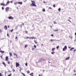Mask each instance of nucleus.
<instances>
[{"mask_svg": "<svg viewBox=\"0 0 76 76\" xmlns=\"http://www.w3.org/2000/svg\"><path fill=\"white\" fill-rule=\"evenodd\" d=\"M32 4H30V6H34L37 7V5L35 4V2L34 1H31Z\"/></svg>", "mask_w": 76, "mask_h": 76, "instance_id": "1", "label": "nucleus"}, {"mask_svg": "<svg viewBox=\"0 0 76 76\" xmlns=\"http://www.w3.org/2000/svg\"><path fill=\"white\" fill-rule=\"evenodd\" d=\"M8 19H11L12 20V19H14L13 17L12 16H9L8 17Z\"/></svg>", "mask_w": 76, "mask_h": 76, "instance_id": "2", "label": "nucleus"}, {"mask_svg": "<svg viewBox=\"0 0 76 76\" xmlns=\"http://www.w3.org/2000/svg\"><path fill=\"white\" fill-rule=\"evenodd\" d=\"M9 7H7L5 8L6 12H7L8 11H9Z\"/></svg>", "mask_w": 76, "mask_h": 76, "instance_id": "3", "label": "nucleus"}, {"mask_svg": "<svg viewBox=\"0 0 76 76\" xmlns=\"http://www.w3.org/2000/svg\"><path fill=\"white\" fill-rule=\"evenodd\" d=\"M14 55L15 56V58H18V55L16 54L15 53H14Z\"/></svg>", "mask_w": 76, "mask_h": 76, "instance_id": "4", "label": "nucleus"}, {"mask_svg": "<svg viewBox=\"0 0 76 76\" xmlns=\"http://www.w3.org/2000/svg\"><path fill=\"white\" fill-rule=\"evenodd\" d=\"M18 66H19V64L17 62L16 63V67H18Z\"/></svg>", "mask_w": 76, "mask_h": 76, "instance_id": "5", "label": "nucleus"}, {"mask_svg": "<svg viewBox=\"0 0 76 76\" xmlns=\"http://www.w3.org/2000/svg\"><path fill=\"white\" fill-rule=\"evenodd\" d=\"M4 28L5 29V30H6L7 29V26H4Z\"/></svg>", "mask_w": 76, "mask_h": 76, "instance_id": "6", "label": "nucleus"}, {"mask_svg": "<svg viewBox=\"0 0 76 76\" xmlns=\"http://www.w3.org/2000/svg\"><path fill=\"white\" fill-rule=\"evenodd\" d=\"M2 64H4V67H6V64H5V63H4V62H3L2 63Z\"/></svg>", "mask_w": 76, "mask_h": 76, "instance_id": "7", "label": "nucleus"}, {"mask_svg": "<svg viewBox=\"0 0 76 76\" xmlns=\"http://www.w3.org/2000/svg\"><path fill=\"white\" fill-rule=\"evenodd\" d=\"M69 58H70L69 57L66 58H65V60H69Z\"/></svg>", "mask_w": 76, "mask_h": 76, "instance_id": "8", "label": "nucleus"}, {"mask_svg": "<svg viewBox=\"0 0 76 76\" xmlns=\"http://www.w3.org/2000/svg\"><path fill=\"white\" fill-rule=\"evenodd\" d=\"M18 3L19 4H22V2H19Z\"/></svg>", "mask_w": 76, "mask_h": 76, "instance_id": "9", "label": "nucleus"}, {"mask_svg": "<svg viewBox=\"0 0 76 76\" xmlns=\"http://www.w3.org/2000/svg\"><path fill=\"white\" fill-rule=\"evenodd\" d=\"M55 50H56V48H53L52 49V51H54Z\"/></svg>", "mask_w": 76, "mask_h": 76, "instance_id": "10", "label": "nucleus"}, {"mask_svg": "<svg viewBox=\"0 0 76 76\" xmlns=\"http://www.w3.org/2000/svg\"><path fill=\"white\" fill-rule=\"evenodd\" d=\"M9 54L10 57H12V54L10 52Z\"/></svg>", "mask_w": 76, "mask_h": 76, "instance_id": "11", "label": "nucleus"}, {"mask_svg": "<svg viewBox=\"0 0 76 76\" xmlns=\"http://www.w3.org/2000/svg\"><path fill=\"white\" fill-rule=\"evenodd\" d=\"M8 57L7 56L6 57V61H8Z\"/></svg>", "mask_w": 76, "mask_h": 76, "instance_id": "12", "label": "nucleus"}, {"mask_svg": "<svg viewBox=\"0 0 76 76\" xmlns=\"http://www.w3.org/2000/svg\"><path fill=\"white\" fill-rule=\"evenodd\" d=\"M0 52L2 54H3V53H4V51L2 50H0Z\"/></svg>", "mask_w": 76, "mask_h": 76, "instance_id": "13", "label": "nucleus"}, {"mask_svg": "<svg viewBox=\"0 0 76 76\" xmlns=\"http://www.w3.org/2000/svg\"><path fill=\"white\" fill-rule=\"evenodd\" d=\"M74 48H72L70 49V51H72V50H73Z\"/></svg>", "mask_w": 76, "mask_h": 76, "instance_id": "14", "label": "nucleus"}, {"mask_svg": "<svg viewBox=\"0 0 76 76\" xmlns=\"http://www.w3.org/2000/svg\"><path fill=\"white\" fill-rule=\"evenodd\" d=\"M18 2H16L14 3V4L15 5H16V4H18Z\"/></svg>", "mask_w": 76, "mask_h": 76, "instance_id": "15", "label": "nucleus"}, {"mask_svg": "<svg viewBox=\"0 0 76 76\" xmlns=\"http://www.w3.org/2000/svg\"><path fill=\"white\" fill-rule=\"evenodd\" d=\"M64 48H65V49H66H66H67V46H65Z\"/></svg>", "mask_w": 76, "mask_h": 76, "instance_id": "16", "label": "nucleus"}, {"mask_svg": "<svg viewBox=\"0 0 76 76\" xmlns=\"http://www.w3.org/2000/svg\"><path fill=\"white\" fill-rule=\"evenodd\" d=\"M28 47V45H26L24 46V48H26V47Z\"/></svg>", "mask_w": 76, "mask_h": 76, "instance_id": "17", "label": "nucleus"}, {"mask_svg": "<svg viewBox=\"0 0 76 76\" xmlns=\"http://www.w3.org/2000/svg\"><path fill=\"white\" fill-rule=\"evenodd\" d=\"M58 11H60L61 10V9L60 8H59L58 9Z\"/></svg>", "mask_w": 76, "mask_h": 76, "instance_id": "18", "label": "nucleus"}, {"mask_svg": "<svg viewBox=\"0 0 76 76\" xmlns=\"http://www.w3.org/2000/svg\"><path fill=\"white\" fill-rule=\"evenodd\" d=\"M42 11L43 12H45V9H42Z\"/></svg>", "mask_w": 76, "mask_h": 76, "instance_id": "19", "label": "nucleus"}, {"mask_svg": "<svg viewBox=\"0 0 76 76\" xmlns=\"http://www.w3.org/2000/svg\"><path fill=\"white\" fill-rule=\"evenodd\" d=\"M66 50V49L64 48H63V51H65V50Z\"/></svg>", "mask_w": 76, "mask_h": 76, "instance_id": "20", "label": "nucleus"}, {"mask_svg": "<svg viewBox=\"0 0 76 76\" xmlns=\"http://www.w3.org/2000/svg\"><path fill=\"white\" fill-rule=\"evenodd\" d=\"M21 74L23 75V76H25V75L24 74V73H21Z\"/></svg>", "mask_w": 76, "mask_h": 76, "instance_id": "21", "label": "nucleus"}, {"mask_svg": "<svg viewBox=\"0 0 76 76\" xmlns=\"http://www.w3.org/2000/svg\"><path fill=\"white\" fill-rule=\"evenodd\" d=\"M69 37L71 39H72V36H69Z\"/></svg>", "mask_w": 76, "mask_h": 76, "instance_id": "22", "label": "nucleus"}, {"mask_svg": "<svg viewBox=\"0 0 76 76\" xmlns=\"http://www.w3.org/2000/svg\"><path fill=\"white\" fill-rule=\"evenodd\" d=\"M10 3V1H8L7 2V4H8V3Z\"/></svg>", "mask_w": 76, "mask_h": 76, "instance_id": "23", "label": "nucleus"}, {"mask_svg": "<svg viewBox=\"0 0 76 76\" xmlns=\"http://www.w3.org/2000/svg\"><path fill=\"white\" fill-rule=\"evenodd\" d=\"M34 41L35 44H37L38 43L37 42H36V41L35 40H34Z\"/></svg>", "mask_w": 76, "mask_h": 76, "instance_id": "24", "label": "nucleus"}, {"mask_svg": "<svg viewBox=\"0 0 76 76\" xmlns=\"http://www.w3.org/2000/svg\"><path fill=\"white\" fill-rule=\"evenodd\" d=\"M27 73H30V72L29 71H28L27 72Z\"/></svg>", "mask_w": 76, "mask_h": 76, "instance_id": "25", "label": "nucleus"}, {"mask_svg": "<svg viewBox=\"0 0 76 76\" xmlns=\"http://www.w3.org/2000/svg\"><path fill=\"white\" fill-rule=\"evenodd\" d=\"M13 31V29H12L10 30V31L11 32H12V31Z\"/></svg>", "mask_w": 76, "mask_h": 76, "instance_id": "26", "label": "nucleus"}, {"mask_svg": "<svg viewBox=\"0 0 76 76\" xmlns=\"http://www.w3.org/2000/svg\"><path fill=\"white\" fill-rule=\"evenodd\" d=\"M58 31V30H54V31Z\"/></svg>", "mask_w": 76, "mask_h": 76, "instance_id": "27", "label": "nucleus"}, {"mask_svg": "<svg viewBox=\"0 0 76 76\" xmlns=\"http://www.w3.org/2000/svg\"><path fill=\"white\" fill-rule=\"evenodd\" d=\"M59 47H60V46H57V47H56V48H57V49H58V48H59Z\"/></svg>", "mask_w": 76, "mask_h": 76, "instance_id": "28", "label": "nucleus"}, {"mask_svg": "<svg viewBox=\"0 0 76 76\" xmlns=\"http://www.w3.org/2000/svg\"><path fill=\"white\" fill-rule=\"evenodd\" d=\"M25 32L26 34H28V32L27 31H25Z\"/></svg>", "mask_w": 76, "mask_h": 76, "instance_id": "29", "label": "nucleus"}, {"mask_svg": "<svg viewBox=\"0 0 76 76\" xmlns=\"http://www.w3.org/2000/svg\"><path fill=\"white\" fill-rule=\"evenodd\" d=\"M10 3H13V1H10Z\"/></svg>", "mask_w": 76, "mask_h": 76, "instance_id": "30", "label": "nucleus"}, {"mask_svg": "<svg viewBox=\"0 0 76 76\" xmlns=\"http://www.w3.org/2000/svg\"><path fill=\"white\" fill-rule=\"evenodd\" d=\"M54 24H56V21H54Z\"/></svg>", "mask_w": 76, "mask_h": 76, "instance_id": "31", "label": "nucleus"}, {"mask_svg": "<svg viewBox=\"0 0 76 76\" xmlns=\"http://www.w3.org/2000/svg\"><path fill=\"white\" fill-rule=\"evenodd\" d=\"M22 25H24V23H23L22 24H20V26H22Z\"/></svg>", "mask_w": 76, "mask_h": 76, "instance_id": "32", "label": "nucleus"}, {"mask_svg": "<svg viewBox=\"0 0 76 76\" xmlns=\"http://www.w3.org/2000/svg\"><path fill=\"white\" fill-rule=\"evenodd\" d=\"M48 9H52V8H51V7H49L48 8Z\"/></svg>", "mask_w": 76, "mask_h": 76, "instance_id": "33", "label": "nucleus"}, {"mask_svg": "<svg viewBox=\"0 0 76 76\" xmlns=\"http://www.w3.org/2000/svg\"><path fill=\"white\" fill-rule=\"evenodd\" d=\"M2 5L3 6V3H1V6H2Z\"/></svg>", "mask_w": 76, "mask_h": 76, "instance_id": "34", "label": "nucleus"}, {"mask_svg": "<svg viewBox=\"0 0 76 76\" xmlns=\"http://www.w3.org/2000/svg\"><path fill=\"white\" fill-rule=\"evenodd\" d=\"M40 60L41 61H42V60H42V58L40 59Z\"/></svg>", "mask_w": 76, "mask_h": 76, "instance_id": "35", "label": "nucleus"}, {"mask_svg": "<svg viewBox=\"0 0 76 76\" xmlns=\"http://www.w3.org/2000/svg\"><path fill=\"white\" fill-rule=\"evenodd\" d=\"M34 48H36V47H37V46H36V45H34Z\"/></svg>", "mask_w": 76, "mask_h": 76, "instance_id": "36", "label": "nucleus"}, {"mask_svg": "<svg viewBox=\"0 0 76 76\" xmlns=\"http://www.w3.org/2000/svg\"><path fill=\"white\" fill-rule=\"evenodd\" d=\"M3 6H6V5L4 4H3Z\"/></svg>", "mask_w": 76, "mask_h": 76, "instance_id": "37", "label": "nucleus"}, {"mask_svg": "<svg viewBox=\"0 0 76 76\" xmlns=\"http://www.w3.org/2000/svg\"><path fill=\"white\" fill-rule=\"evenodd\" d=\"M27 65H28V64H27V63H26L25 65L26 66H27Z\"/></svg>", "mask_w": 76, "mask_h": 76, "instance_id": "38", "label": "nucleus"}, {"mask_svg": "<svg viewBox=\"0 0 76 76\" xmlns=\"http://www.w3.org/2000/svg\"><path fill=\"white\" fill-rule=\"evenodd\" d=\"M73 51H74V52H75L76 51V49H74Z\"/></svg>", "mask_w": 76, "mask_h": 76, "instance_id": "39", "label": "nucleus"}, {"mask_svg": "<svg viewBox=\"0 0 76 76\" xmlns=\"http://www.w3.org/2000/svg\"><path fill=\"white\" fill-rule=\"evenodd\" d=\"M11 75H12V74H10L9 75H8V76H10Z\"/></svg>", "mask_w": 76, "mask_h": 76, "instance_id": "40", "label": "nucleus"}, {"mask_svg": "<svg viewBox=\"0 0 76 76\" xmlns=\"http://www.w3.org/2000/svg\"><path fill=\"white\" fill-rule=\"evenodd\" d=\"M12 70L14 72H15V69H12Z\"/></svg>", "mask_w": 76, "mask_h": 76, "instance_id": "41", "label": "nucleus"}, {"mask_svg": "<svg viewBox=\"0 0 76 76\" xmlns=\"http://www.w3.org/2000/svg\"><path fill=\"white\" fill-rule=\"evenodd\" d=\"M0 76H2L1 75V73H0Z\"/></svg>", "mask_w": 76, "mask_h": 76, "instance_id": "42", "label": "nucleus"}, {"mask_svg": "<svg viewBox=\"0 0 76 76\" xmlns=\"http://www.w3.org/2000/svg\"><path fill=\"white\" fill-rule=\"evenodd\" d=\"M1 29H0V33H1Z\"/></svg>", "mask_w": 76, "mask_h": 76, "instance_id": "43", "label": "nucleus"}, {"mask_svg": "<svg viewBox=\"0 0 76 76\" xmlns=\"http://www.w3.org/2000/svg\"><path fill=\"white\" fill-rule=\"evenodd\" d=\"M53 7H55V5H54V4L53 5Z\"/></svg>", "mask_w": 76, "mask_h": 76, "instance_id": "44", "label": "nucleus"}, {"mask_svg": "<svg viewBox=\"0 0 76 76\" xmlns=\"http://www.w3.org/2000/svg\"><path fill=\"white\" fill-rule=\"evenodd\" d=\"M2 10H3V9H4V8H3V7H2Z\"/></svg>", "mask_w": 76, "mask_h": 76, "instance_id": "45", "label": "nucleus"}, {"mask_svg": "<svg viewBox=\"0 0 76 76\" xmlns=\"http://www.w3.org/2000/svg\"><path fill=\"white\" fill-rule=\"evenodd\" d=\"M51 37H53V34H51Z\"/></svg>", "mask_w": 76, "mask_h": 76, "instance_id": "46", "label": "nucleus"}, {"mask_svg": "<svg viewBox=\"0 0 76 76\" xmlns=\"http://www.w3.org/2000/svg\"><path fill=\"white\" fill-rule=\"evenodd\" d=\"M7 27H8V28H10V26H8Z\"/></svg>", "mask_w": 76, "mask_h": 76, "instance_id": "47", "label": "nucleus"}, {"mask_svg": "<svg viewBox=\"0 0 76 76\" xmlns=\"http://www.w3.org/2000/svg\"><path fill=\"white\" fill-rule=\"evenodd\" d=\"M74 41H75V42H76V39H75L74 40Z\"/></svg>", "mask_w": 76, "mask_h": 76, "instance_id": "48", "label": "nucleus"}, {"mask_svg": "<svg viewBox=\"0 0 76 76\" xmlns=\"http://www.w3.org/2000/svg\"><path fill=\"white\" fill-rule=\"evenodd\" d=\"M8 64H10V61H8Z\"/></svg>", "mask_w": 76, "mask_h": 76, "instance_id": "49", "label": "nucleus"}, {"mask_svg": "<svg viewBox=\"0 0 76 76\" xmlns=\"http://www.w3.org/2000/svg\"><path fill=\"white\" fill-rule=\"evenodd\" d=\"M7 37H9V34H7Z\"/></svg>", "mask_w": 76, "mask_h": 76, "instance_id": "50", "label": "nucleus"}, {"mask_svg": "<svg viewBox=\"0 0 76 76\" xmlns=\"http://www.w3.org/2000/svg\"><path fill=\"white\" fill-rule=\"evenodd\" d=\"M53 41H57V40H56V39H53Z\"/></svg>", "mask_w": 76, "mask_h": 76, "instance_id": "51", "label": "nucleus"}, {"mask_svg": "<svg viewBox=\"0 0 76 76\" xmlns=\"http://www.w3.org/2000/svg\"><path fill=\"white\" fill-rule=\"evenodd\" d=\"M29 39H32V37H29Z\"/></svg>", "mask_w": 76, "mask_h": 76, "instance_id": "52", "label": "nucleus"}, {"mask_svg": "<svg viewBox=\"0 0 76 76\" xmlns=\"http://www.w3.org/2000/svg\"><path fill=\"white\" fill-rule=\"evenodd\" d=\"M51 54H54V53H53V52H52Z\"/></svg>", "mask_w": 76, "mask_h": 76, "instance_id": "53", "label": "nucleus"}, {"mask_svg": "<svg viewBox=\"0 0 76 76\" xmlns=\"http://www.w3.org/2000/svg\"><path fill=\"white\" fill-rule=\"evenodd\" d=\"M34 50V48H32V50Z\"/></svg>", "mask_w": 76, "mask_h": 76, "instance_id": "54", "label": "nucleus"}, {"mask_svg": "<svg viewBox=\"0 0 76 76\" xmlns=\"http://www.w3.org/2000/svg\"><path fill=\"white\" fill-rule=\"evenodd\" d=\"M16 34H18V32H16Z\"/></svg>", "mask_w": 76, "mask_h": 76, "instance_id": "55", "label": "nucleus"}, {"mask_svg": "<svg viewBox=\"0 0 76 76\" xmlns=\"http://www.w3.org/2000/svg\"><path fill=\"white\" fill-rule=\"evenodd\" d=\"M45 72V70H43V72Z\"/></svg>", "mask_w": 76, "mask_h": 76, "instance_id": "56", "label": "nucleus"}, {"mask_svg": "<svg viewBox=\"0 0 76 76\" xmlns=\"http://www.w3.org/2000/svg\"><path fill=\"white\" fill-rule=\"evenodd\" d=\"M28 38H29V37H27V39H28Z\"/></svg>", "mask_w": 76, "mask_h": 76, "instance_id": "57", "label": "nucleus"}, {"mask_svg": "<svg viewBox=\"0 0 76 76\" xmlns=\"http://www.w3.org/2000/svg\"><path fill=\"white\" fill-rule=\"evenodd\" d=\"M75 35H76V33H75Z\"/></svg>", "mask_w": 76, "mask_h": 76, "instance_id": "58", "label": "nucleus"}, {"mask_svg": "<svg viewBox=\"0 0 76 76\" xmlns=\"http://www.w3.org/2000/svg\"><path fill=\"white\" fill-rule=\"evenodd\" d=\"M53 41V39H51L50 40V41Z\"/></svg>", "mask_w": 76, "mask_h": 76, "instance_id": "59", "label": "nucleus"}, {"mask_svg": "<svg viewBox=\"0 0 76 76\" xmlns=\"http://www.w3.org/2000/svg\"><path fill=\"white\" fill-rule=\"evenodd\" d=\"M1 58H2V56H1Z\"/></svg>", "mask_w": 76, "mask_h": 76, "instance_id": "60", "label": "nucleus"}, {"mask_svg": "<svg viewBox=\"0 0 76 76\" xmlns=\"http://www.w3.org/2000/svg\"><path fill=\"white\" fill-rule=\"evenodd\" d=\"M16 38H18V37H16L15 39H16Z\"/></svg>", "mask_w": 76, "mask_h": 76, "instance_id": "61", "label": "nucleus"}, {"mask_svg": "<svg viewBox=\"0 0 76 76\" xmlns=\"http://www.w3.org/2000/svg\"><path fill=\"white\" fill-rule=\"evenodd\" d=\"M31 38H32V39H34V37H32Z\"/></svg>", "mask_w": 76, "mask_h": 76, "instance_id": "62", "label": "nucleus"}, {"mask_svg": "<svg viewBox=\"0 0 76 76\" xmlns=\"http://www.w3.org/2000/svg\"><path fill=\"white\" fill-rule=\"evenodd\" d=\"M68 48H70V47H68Z\"/></svg>", "mask_w": 76, "mask_h": 76, "instance_id": "63", "label": "nucleus"}, {"mask_svg": "<svg viewBox=\"0 0 76 76\" xmlns=\"http://www.w3.org/2000/svg\"><path fill=\"white\" fill-rule=\"evenodd\" d=\"M68 21H70V20H69V19L68 20Z\"/></svg>", "mask_w": 76, "mask_h": 76, "instance_id": "64", "label": "nucleus"}]
</instances>
